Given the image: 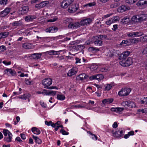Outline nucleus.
<instances>
[{"label":"nucleus","mask_w":147,"mask_h":147,"mask_svg":"<svg viewBox=\"0 0 147 147\" xmlns=\"http://www.w3.org/2000/svg\"><path fill=\"white\" fill-rule=\"evenodd\" d=\"M121 104L123 106L125 107H128V101L122 102Z\"/></svg>","instance_id":"obj_52"},{"label":"nucleus","mask_w":147,"mask_h":147,"mask_svg":"<svg viewBox=\"0 0 147 147\" xmlns=\"http://www.w3.org/2000/svg\"><path fill=\"white\" fill-rule=\"evenodd\" d=\"M7 0H0V4L2 5H5L7 3Z\"/></svg>","instance_id":"obj_55"},{"label":"nucleus","mask_w":147,"mask_h":147,"mask_svg":"<svg viewBox=\"0 0 147 147\" xmlns=\"http://www.w3.org/2000/svg\"><path fill=\"white\" fill-rule=\"evenodd\" d=\"M129 42L127 40H123L122 42L120 43V45H122L123 44H127Z\"/></svg>","instance_id":"obj_63"},{"label":"nucleus","mask_w":147,"mask_h":147,"mask_svg":"<svg viewBox=\"0 0 147 147\" xmlns=\"http://www.w3.org/2000/svg\"><path fill=\"white\" fill-rule=\"evenodd\" d=\"M57 99L60 100H63L65 98V96L62 94H58L57 96Z\"/></svg>","instance_id":"obj_41"},{"label":"nucleus","mask_w":147,"mask_h":147,"mask_svg":"<svg viewBox=\"0 0 147 147\" xmlns=\"http://www.w3.org/2000/svg\"><path fill=\"white\" fill-rule=\"evenodd\" d=\"M42 54H43V53H34L31 54V57L34 59H38L40 58Z\"/></svg>","instance_id":"obj_21"},{"label":"nucleus","mask_w":147,"mask_h":147,"mask_svg":"<svg viewBox=\"0 0 147 147\" xmlns=\"http://www.w3.org/2000/svg\"><path fill=\"white\" fill-rule=\"evenodd\" d=\"M80 25L79 22H73L71 21V23L68 25V27L69 28L75 29L80 27Z\"/></svg>","instance_id":"obj_9"},{"label":"nucleus","mask_w":147,"mask_h":147,"mask_svg":"<svg viewBox=\"0 0 147 147\" xmlns=\"http://www.w3.org/2000/svg\"><path fill=\"white\" fill-rule=\"evenodd\" d=\"M136 107V105L133 102L130 100H128V107L130 108H134Z\"/></svg>","instance_id":"obj_37"},{"label":"nucleus","mask_w":147,"mask_h":147,"mask_svg":"<svg viewBox=\"0 0 147 147\" xmlns=\"http://www.w3.org/2000/svg\"><path fill=\"white\" fill-rule=\"evenodd\" d=\"M89 49L92 51H99V49L98 48H96L94 47H90Z\"/></svg>","instance_id":"obj_61"},{"label":"nucleus","mask_w":147,"mask_h":147,"mask_svg":"<svg viewBox=\"0 0 147 147\" xmlns=\"http://www.w3.org/2000/svg\"><path fill=\"white\" fill-rule=\"evenodd\" d=\"M77 77L78 79L82 80L87 78L88 76L85 74L83 73L79 75Z\"/></svg>","instance_id":"obj_26"},{"label":"nucleus","mask_w":147,"mask_h":147,"mask_svg":"<svg viewBox=\"0 0 147 147\" xmlns=\"http://www.w3.org/2000/svg\"><path fill=\"white\" fill-rule=\"evenodd\" d=\"M111 18L113 21V22L114 23L117 22L119 20V17H118L116 16L114 17Z\"/></svg>","instance_id":"obj_58"},{"label":"nucleus","mask_w":147,"mask_h":147,"mask_svg":"<svg viewBox=\"0 0 147 147\" xmlns=\"http://www.w3.org/2000/svg\"><path fill=\"white\" fill-rule=\"evenodd\" d=\"M32 132L34 134L38 135L40 134L41 131L40 129L36 127H33L31 129Z\"/></svg>","instance_id":"obj_24"},{"label":"nucleus","mask_w":147,"mask_h":147,"mask_svg":"<svg viewBox=\"0 0 147 147\" xmlns=\"http://www.w3.org/2000/svg\"><path fill=\"white\" fill-rule=\"evenodd\" d=\"M113 100V98H108L104 99L102 101V102L103 105H108L112 103Z\"/></svg>","instance_id":"obj_18"},{"label":"nucleus","mask_w":147,"mask_h":147,"mask_svg":"<svg viewBox=\"0 0 147 147\" xmlns=\"http://www.w3.org/2000/svg\"><path fill=\"white\" fill-rule=\"evenodd\" d=\"M52 79L48 78L43 80L42 82V84L45 88H48L49 86L52 84Z\"/></svg>","instance_id":"obj_4"},{"label":"nucleus","mask_w":147,"mask_h":147,"mask_svg":"<svg viewBox=\"0 0 147 147\" xmlns=\"http://www.w3.org/2000/svg\"><path fill=\"white\" fill-rule=\"evenodd\" d=\"M40 104L44 108H46L47 107V105L46 103L42 101H40Z\"/></svg>","instance_id":"obj_64"},{"label":"nucleus","mask_w":147,"mask_h":147,"mask_svg":"<svg viewBox=\"0 0 147 147\" xmlns=\"http://www.w3.org/2000/svg\"><path fill=\"white\" fill-rule=\"evenodd\" d=\"M4 72L5 73L9 72V74L13 76L14 75L16 74V72L14 70L9 69H7L5 70L4 71Z\"/></svg>","instance_id":"obj_31"},{"label":"nucleus","mask_w":147,"mask_h":147,"mask_svg":"<svg viewBox=\"0 0 147 147\" xmlns=\"http://www.w3.org/2000/svg\"><path fill=\"white\" fill-rule=\"evenodd\" d=\"M23 25V23L21 20L19 21H15L12 24V26L15 27L16 28L18 26L22 25Z\"/></svg>","instance_id":"obj_23"},{"label":"nucleus","mask_w":147,"mask_h":147,"mask_svg":"<svg viewBox=\"0 0 147 147\" xmlns=\"http://www.w3.org/2000/svg\"><path fill=\"white\" fill-rule=\"evenodd\" d=\"M104 76L101 74H98L92 76L89 78V79L90 80L96 79L98 80V81L102 80Z\"/></svg>","instance_id":"obj_8"},{"label":"nucleus","mask_w":147,"mask_h":147,"mask_svg":"<svg viewBox=\"0 0 147 147\" xmlns=\"http://www.w3.org/2000/svg\"><path fill=\"white\" fill-rule=\"evenodd\" d=\"M49 2L48 1H43L39 4H36L35 5V7L36 8L40 9L45 7L47 5L49 4Z\"/></svg>","instance_id":"obj_7"},{"label":"nucleus","mask_w":147,"mask_h":147,"mask_svg":"<svg viewBox=\"0 0 147 147\" xmlns=\"http://www.w3.org/2000/svg\"><path fill=\"white\" fill-rule=\"evenodd\" d=\"M139 17V16H134L132 17L131 20L132 21L134 22H140Z\"/></svg>","instance_id":"obj_36"},{"label":"nucleus","mask_w":147,"mask_h":147,"mask_svg":"<svg viewBox=\"0 0 147 147\" xmlns=\"http://www.w3.org/2000/svg\"><path fill=\"white\" fill-rule=\"evenodd\" d=\"M138 0H125L126 2L130 5L136 2Z\"/></svg>","instance_id":"obj_45"},{"label":"nucleus","mask_w":147,"mask_h":147,"mask_svg":"<svg viewBox=\"0 0 147 147\" xmlns=\"http://www.w3.org/2000/svg\"><path fill=\"white\" fill-rule=\"evenodd\" d=\"M69 5L65 1V0L63 1L61 3V6L62 7L64 8H66Z\"/></svg>","instance_id":"obj_33"},{"label":"nucleus","mask_w":147,"mask_h":147,"mask_svg":"<svg viewBox=\"0 0 147 147\" xmlns=\"http://www.w3.org/2000/svg\"><path fill=\"white\" fill-rule=\"evenodd\" d=\"M28 9L29 8L28 6H24L20 8V10L21 12V14H24L28 11Z\"/></svg>","instance_id":"obj_22"},{"label":"nucleus","mask_w":147,"mask_h":147,"mask_svg":"<svg viewBox=\"0 0 147 147\" xmlns=\"http://www.w3.org/2000/svg\"><path fill=\"white\" fill-rule=\"evenodd\" d=\"M130 9V8L129 7L122 5L118 8L117 9V11L119 12H123L127 10H129Z\"/></svg>","instance_id":"obj_12"},{"label":"nucleus","mask_w":147,"mask_h":147,"mask_svg":"<svg viewBox=\"0 0 147 147\" xmlns=\"http://www.w3.org/2000/svg\"><path fill=\"white\" fill-rule=\"evenodd\" d=\"M130 52L128 51H127L123 53L121 55H123V59H125L130 54Z\"/></svg>","instance_id":"obj_39"},{"label":"nucleus","mask_w":147,"mask_h":147,"mask_svg":"<svg viewBox=\"0 0 147 147\" xmlns=\"http://www.w3.org/2000/svg\"><path fill=\"white\" fill-rule=\"evenodd\" d=\"M140 102L142 104H147V97H144L143 98H142L140 99Z\"/></svg>","instance_id":"obj_43"},{"label":"nucleus","mask_w":147,"mask_h":147,"mask_svg":"<svg viewBox=\"0 0 147 147\" xmlns=\"http://www.w3.org/2000/svg\"><path fill=\"white\" fill-rule=\"evenodd\" d=\"M59 52V51H56L54 50L50 51H47L43 53V54H48L49 55H57V53Z\"/></svg>","instance_id":"obj_30"},{"label":"nucleus","mask_w":147,"mask_h":147,"mask_svg":"<svg viewBox=\"0 0 147 147\" xmlns=\"http://www.w3.org/2000/svg\"><path fill=\"white\" fill-rule=\"evenodd\" d=\"M133 63L132 59L131 57H128L127 59H124L119 62V64L122 66L126 67L131 65Z\"/></svg>","instance_id":"obj_1"},{"label":"nucleus","mask_w":147,"mask_h":147,"mask_svg":"<svg viewBox=\"0 0 147 147\" xmlns=\"http://www.w3.org/2000/svg\"><path fill=\"white\" fill-rule=\"evenodd\" d=\"M147 4V0H140L136 3L138 6L143 5Z\"/></svg>","instance_id":"obj_27"},{"label":"nucleus","mask_w":147,"mask_h":147,"mask_svg":"<svg viewBox=\"0 0 147 147\" xmlns=\"http://www.w3.org/2000/svg\"><path fill=\"white\" fill-rule=\"evenodd\" d=\"M129 21V18L125 17L122 19L121 22L123 24H127Z\"/></svg>","instance_id":"obj_42"},{"label":"nucleus","mask_w":147,"mask_h":147,"mask_svg":"<svg viewBox=\"0 0 147 147\" xmlns=\"http://www.w3.org/2000/svg\"><path fill=\"white\" fill-rule=\"evenodd\" d=\"M33 138L35 140V142L38 144H41L42 142V140L39 139L38 137L35 136L34 135H33Z\"/></svg>","instance_id":"obj_38"},{"label":"nucleus","mask_w":147,"mask_h":147,"mask_svg":"<svg viewBox=\"0 0 147 147\" xmlns=\"http://www.w3.org/2000/svg\"><path fill=\"white\" fill-rule=\"evenodd\" d=\"M114 86L113 84H107L105 85V90H110Z\"/></svg>","instance_id":"obj_29"},{"label":"nucleus","mask_w":147,"mask_h":147,"mask_svg":"<svg viewBox=\"0 0 147 147\" xmlns=\"http://www.w3.org/2000/svg\"><path fill=\"white\" fill-rule=\"evenodd\" d=\"M88 133H89L91 135V137L92 139L95 140H97V137L96 135L93 134L90 131L88 132Z\"/></svg>","instance_id":"obj_47"},{"label":"nucleus","mask_w":147,"mask_h":147,"mask_svg":"<svg viewBox=\"0 0 147 147\" xmlns=\"http://www.w3.org/2000/svg\"><path fill=\"white\" fill-rule=\"evenodd\" d=\"M139 21L140 22L143 21L147 18V15L142 14L139 16Z\"/></svg>","instance_id":"obj_34"},{"label":"nucleus","mask_w":147,"mask_h":147,"mask_svg":"<svg viewBox=\"0 0 147 147\" xmlns=\"http://www.w3.org/2000/svg\"><path fill=\"white\" fill-rule=\"evenodd\" d=\"M6 49V47L4 45L0 46V53H1Z\"/></svg>","instance_id":"obj_53"},{"label":"nucleus","mask_w":147,"mask_h":147,"mask_svg":"<svg viewBox=\"0 0 147 147\" xmlns=\"http://www.w3.org/2000/svg\"><path fill=\"white\" fill-rule=\"evenodd\" d=\"M96 40L94 42V44L98 46H101L102 43V41L99 39Z\"/></svg>","instance_id":"obj_35"},{"label":"nucleus","mask_w":147,"mask_h":147,"mask_svg":"<svg viewBox=\"0 0 147 147\" xmlns=\"http://www.w3.org/2000/svg\"><path fill=\"white\" fill-rule=\"evenodd\" d=\"M124 110V108L121 107H112L111 109V110L112 111L118 113H121Z\"/></svg>","instance_id":"obj_14"},{"label":"nucleus","mask_w":147,"mask_h":147,"mask_svg":"<svg viewBox=\"0 0 147 147\" xmlns=\"http://www.w3.org/2000/svg\"><path fill=\"white\" fill-rule=\"evenodd\" d=\"M113 136L115 137L120 138L122 137L124 134V132L122 129H119L117 131L114 132V130L112 131Z\"/></svg>","instance_id":"obj_3"},{"label":"nucleus","mask_w":147,"mask_h":147,"mask_svg":"<svg viewBox=\"0 0 147 147\" xmlns=\"http://www.w3.org/2000/svg\"><path fill=\"white\" fill-rule=\"evenodd\" d=\"M11 9L9 7H7L0 13V16L1 17H4L8 15Z\"/></svg>","instance_id":"obj_10"},{"label":"nucleus","mask_w":147,"mask_h":147,"mask_svg":"<svg viewBox=\"0 0 147 147\" xmlns=\"http://www.w3.org/2000/svg\"><path fill=\"white\" fill-rule=\"evenodd\" d=\"M78 70L76 68H73L69 70L67 73V75L68 76L71 77L73 76L76 74Z\"/></svg>","instance_id":"obj_11"},{"label":"nucleus","mask_w":147,"mask_h":147,"mask_svg":"<svg viewBox=\"0 0 147 147\" xmlns=\"http://www.w3.org/2000/svg\"><path fill=\"white\" fill-rule=\"evenodd\" d=\"M78 9V7L75 5H72L68 9L69 12L74 13Z\"/></svg>","instance_id":"obj_20"},{"label":"nucleus","mask_w":147,"mask_h":147,"mask_svg":"<svg viewBox=\"0 0 147 147\" xmlns=\"http://www.w3.org/2000/svg\"><path fill=\"white\" fill-rule=\"evenodd\" d=\"M131 42L133 44H135L139 42V40L136 38H133L131 40Z\"/></svg>","instance_id":"obj_54"},{"label":"nucleus","mask_w":147,"mask_h":147,"mask_svg":"<svg viewBox=\"0 0 147 147\" xmlns=\"http://www.w3.org/2000/svg\"><path fill=\"white\" fill-rule=\"evenodd\" d=\"M7 32H2L0 33V39L6 38L8 35Z\"/></svg>","instance_id":"obj_32"},{"label":"nucleus","mask_w":147,"mask_h":147,"mask_svg":"<svg viewBox=\"0 0 147 147\" xmlns=\"http://www.w3.org/2000/svg\"><path fill=\"white\" fill-rule=\"evenodd\" d=\"M49 95L51 94L52 95L54 96L55 95L56 92L55 91L53 90H49Z\"/></svg>","instance_id":"obj_60"},{"label":"nucleus","mask_w":147,"mask_h":147,"mask_svg":"<svg viewBox=\"0 0 147 147\" xmlns=\"http://www.w3.org/2000/svg\"><path fill=\"white\" fill-rule=\"evenodd\" d=\"M110 54L107 55L109 57H112L113 55H118L120 53V51L119 50H116L115 49H111L110 51Z\"/></svg>","instance_id":"obj_13"},{"label":"nucleus","mask_w":147,"mask_h":147,"mask_svg":"<svg viewBox=\"0 0 147 147\" xmlns=\"http://www.w3.org/2000/svg\"><path fill=\"white\" fill-rule=\"evenodd\" d=\"M58 19L57 17H55L52 19H50L47 20L48 22H52L56 21Z\"/></svg>","instance_id":"obj_51"},{"label":"nucleus","mask_w":147,"mask_h":147,"mask_svg":"<svg viewBox=\"0 0 147 147\" xmlns=\"http://www.w3.org/2000/svg\"><path fill=\"white\" fill-rule=\"evenodd\" d=\"M98 66L95 65H93L90 67V69L91 70H95L97 69Z\"/></svg>","instance_id":"obj_56"},{"label":"nucleus","mask_w":147,"mask_h":147,"mask_svg":"<svg viewBox=\"0 0 147 147\" xmlns=\"http://www.w3.org/2000/svg\"><path fill=\"white\" fill-rule=\"evenodd\" d=\"M106 37L107 36L105 35H99L94 37L96 39H99V38L102 39L103 38H106Z\"/></svg>","instance_id":"obj_46"},{"label":"nucleus","mask_w":147,"mask_h":147,"mask_svg":"<svg viewBox=\"0 0 147 147\" xmlns=\"http://www.w3.org/2000/svg\"><path fill=\"white\" fill-rule=\"evenodd\" d=\"M36 18V16L35 15H28L25 17V20L27 22H29L32 21Z\"/></svg>","instance_id":"obj_19"},{"label":"nucleus","mask_w":147,"mask_h":147,"mask_svg":"<svg viewBox=\"0 0 147 147\" xmlns=\"http://www.w3.org/2000/svg\"><path fill=\"white\" fill-rule=\"evenodd\" d=\"M58 28L57 27H49L45 30L47 32L54 33L58 30Z\"/></svg>","instance_id":"obj_16"},{"label":"nucleus","mask_w":147,"mask_h":147,"mask_svg":"<svg viewBox=\"0 0 147 147\" xmlns=\"http://www.w3.org/2000/svg\"><path fill=\"white\" fill-rule=\"evenodd\" d=\"M113 23V22L111 18H110L107 21L105 22L106 24L108 25H110Z\"/></svg>","instance_id":"obj_50"},{"label":"nucleus","mask_w":147,"mask_h":147,"mask_svg":"<svg viewBox=\"0 0 147 147\" xmlns=\"http://www.w3.org/2000/svg\"><path fill=\"white\" fill-rule=\"evenodd\" d=\"M3 134L5 136H7L10 134H11L9 131L7 129H4L3 130Z\"/></svg>","instance_id":"obj_49"},{"label":"nucleus","mask_w":147,"mask_h":147,"mask_svg":"<svg viewBox=\"0 0 147 147\" xmlns=\"http://www.w3.org/2000/svg\"><path fill=\"white\" fill-rule=\"evenodd\" d=\"M95 3L94 2L92 3H88L86 5H84V7H86L87 8H88L89 7H92L95 5Z\"/></svg>","instance_id":"obj_40"},{"label":"nucleus","mask_w":147,"mask_h":147,"mask_svg":"<svg viewBox=\"0 0 147 147\" xmlns=\"http://www.w3.org/2000/svg\"><path fill=\"white\" fill-rule=\"evenodd\" d=\"M60 132L63 135H67L69 134L68 132H66L65 130L63 129H61L60 130Z\"/></svg>","instance_id":"obj_57"},{"label":"nucleus","mask_w":147,"mask_h":147,"mask_svg":"<svg viewBox=\"0 0 147 147\" xmlns=\"http://www.w3.org/2000/svg\"><path fill=\"white\" fill-rule=\"evenodd\" d=\"M139 111L142 112V113H146L147 112V109H140L139 110Z\"/></svg>","instance_id":"obj_62"},{"label":"nucleus","mask_w":147,"mask_h":147,"mask_svg":"<svg viewBox=\"0 0 147 147\" xmlns=\"http://www.w3.org/2000/svg\"><path fill=\"white\" fill-rule=\"evenodd\" d=\"M131 91V89L130 88H122L118 92V94L121 96H126L129 94Z\"/></svg>","instance_id":"obj_2"},{"label":"nucleus","mask_w":147,"mask_h":147,"mask_svg":"<svg viewBox=\"0 0 147 147\" xmlns=\"http://www.w3.org/2000/svg\"><path fill=\"white\" fill-rule=\"evenodd\" d=\"M143 33L141 32H129L127 34V36L129 37H137L143 35Z\"/></svg>","instance_id":"obj_5"},{"label":"nucleus","mask_w":147,"mask_h":147,"mask_svg":"<svg viewBox=\"0 0 147 147\" xmlns=\"http://www.w3.org/2000/svg\"><path fill=\"white\" fill-rule=\"evenodd\" d=\"M92 22L91 19L90 18H85L82 20L79 23L80 26H85L90 24Z\"/></svg>","instance_id":"obj_6"},{"label":"nucleus","mask_w":147,"mask_h":147,"mask_svg":"<svg viewBox=\"0 0 147 147\" xmlns=\"http://www.w3.org/2000/svg\"><path fill=\"white\" fill-rule=\"evenodd\" d=\"M30 96V94H26L20 96L18 98L26 100L27 99L29 98Z\"/></svg>","instance_id":"obj_28"},{"label":"nucleus","mask_w":147,"mask_h":147,"mask_svg":"<svg viewBox=\"0 0 147 147\" xmlns=\"http://www.w3.org/2000/svg\"><path fill=\"white\" fill-rule=\"evenodd\" d=\"M58 37H45L42 38H40V39L41 40L46 42H49L51 40H54L56 39H57Z\"/></svg>","instance_id":"obj_15"},{"label":"nucleus","mask_w":147,"mask_h":147,"mask_svg":"<svg viewBox=\"0 0 147 147\" xmlns=\"http://www.w3.org/2000/svg\"><path fill=\"white\" fill-rule=\"evenodd\" d=\"M25 83L28 85H31L33 84V82L28 79H26L25 80Z\"/></svg>","instance_id":"obj_48"},{"label":"nucleus","mask_w":147,"mask_h":147,"mask_svg":"<svg viewBox=\"0 0 147 147\" xmlns=\"http://www.w3.org/2000/svg\"><path fill=\"white\" fill-rule=\"evenodd\" d=\"M22 47L25 49H30L33 48V45L31 43L26 42L23 43Z\"/></svg>","instance_id":"obj_17"},{"label":"nucleus","mask_w":147,"mask_h":147,"mask_svg":"<svg viewBox=\"0 0 147 147\" xmlns=\"http://www.w3.org/2000/svg\"><path fill=\"white\" fill-rule=\"evenodd\" d=\"M72 19L71 18H67L64 20V23L69 25L72 21Z\"/></svg>","instance_id":"obj_44"},{"label":"nucleus","mask_w":147,"mask_h":147,"mask_svg":"<svg viewBox=\"0 0 147 147\" xmlns=\"http://www.w3.org/2000/svg\"><path fill=\"white\" fill-rule=\"evenodd\" d=\"M48 92L49 90H47L45 89H44L43 90V91L42 92V94L44 95H49Z\"/></svg>","instance_id":"obj_59"},{"label":"nucleus","mask_w":147,"mask_h":147,"mask_svg":"<svg viewBox=\"0 0 147 147\" xmlns=\"http://www.w3.org/2000/svg\"><path fill=\"white\" fill-rule=\"evenodd\" d=\"M12 135L11 134H10L7 136H5L4 139V141L7 142H9L11 141Z\"/></svg>","instance_id":"obj_25"}]
</instances>
